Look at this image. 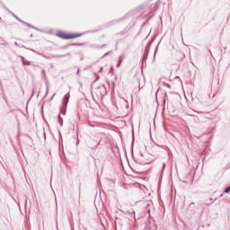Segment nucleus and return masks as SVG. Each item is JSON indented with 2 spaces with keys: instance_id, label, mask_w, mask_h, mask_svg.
Wrapping results in <instances>:
<instances>
[{
  "instance_id": "f257e3e1",
  "label": "nucleus",
  "mask_w": 230,
  "mask_h": 230,
  "mask_svg": "<svg viewBox=\"0 0 230 230\" xmlns=\"http://www.w3.org/2000/svg\"><path fill=\"white\" fill-rule=\"evenodd\" d=\"M84 33H71L66 32L63 31H58L56 32V37H58V39H62L63 40H70L73 39H78L79 37H82Z\"/></svg>"
},
{
  "instance_id": "f03ea898",
  "label": "nucleus",
  "mask_w": 230,
  "mask_h": 230,
  "mask_svg": "<svg viewBox=\"0 0 230 230\" xmlns=\"http://www.w3.org/2000/svg\"><path fill=\"white\" fill-rule=\"evenodd\" d=\"M123 62V56H120L119 58V62L117 64V67H119V66H121V63Z\"/></svg>"
},
{
  "instance_id": "20e7f679",
  "label": "nucleus",
  "mask_w": 230,
  "mask_h": 230,
  "mask_svg": "<svg viewBox=\"0 0 230 230\" xmlns=\"http://www.w3.org/2000/svg\"><path fill=\"white\" fill-rule=\"evenodd\" d=\"M23 64H24V66H30V62H27V61H24V60H23Z\"/></svg>"
},
{
  "instance_id": "7ed1b4c3",
  "label": "nucleus",
  "mask_w": 230,
  "mask_h": 230,
  "mask_svg": "<svg viewBox=\"0 0 230 230\" xmlns=\"http://www.w3.org/2000/svg\"><path fill=\"white\" fill-rule=\"evenodd\" d=\"M229 191H230V187H227V188L225 190L224 193H229Z\"/></svg>"
},
{
  "instance_id": "39448f33",
  "label": "nucleus",
  "mask_w": 230,
  "mask_h": 230,
  "mask_svg": "<svg viewBox=\"0 0 230 230\" xmlns=\"http://www.w3.org/2000/svg\"><path fill=\"white\" fill-rule=\"evenodd\" d=\"M107 55H108V53H106V54L104 55V57H107Z\"/></svg>"
}]
</instances>
